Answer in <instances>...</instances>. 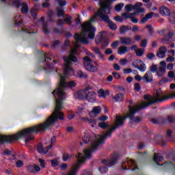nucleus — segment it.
Returning <instances> with one entry per match:
<instances>
[{"mask_svg": "<svg viewBox=\"0 0 175 175\" xmlns=\"http://www.w3.org/2000/svg\"><path fill=\"white\" fill-rule=\"evenodd\" d=\"M131 30V29L128 28V26H122L120 29V33H125L128 31Z\"/></svg>", "mask_w": 175, "mask_h": 175, "instance_id": "2f4dec72", "label": "nucleus"}, {"mask_svg": "<svg viewBox=\"0 0 175 175\" xmlns=\"http://www.w3.org/2000/svg\"><path fill=\"white\" fill-rule=\"evenodd\" d=\"M135 53H136V55H137V57H142V55L144 54V50L142 49L135 50Z\"/></svg>", "mask_w": 175, "mask_h": 175, "instance_id": "72a5a7b5", "label": "nucleus"}, {"mask_svg": "<svg viewBox=\"0 0 175 175\" xmlns=\"http://www.w3.org/2000/svg\"><path fill=\"white\" fill-rule=\"evenodd\" d=\"M159 13L161 16H170V10L169 8L162 6L160 8Z\"/></svg>", "mask_w": 175, "mask_h": 175, "instance_id": "dca6fc26", "label": "nucleus"}, {"mask_svg": "<svg viewBox=\"0 0 175 175\" xmlns=\"http://www.w3.org/2000/svg\"><path fill=\"white\" fill-rule=\"evenodd\" d=\"M13 4L16 6V8H20V5H21V3H20V0H14L13 1Z\"/></svg>", "mask_w": 175, "mask_h": 175, "instance_id": "052dcab7", "label": "nucleus"}, {"mask_svg": "<svg viewBox=\"0 0 175 175\" xmlns=\"http://www.w3.org/2000/svg\"><path fill=\"white\" fill-rule=\"evenodd\" d=\"M126 12H128L129 13V12H132L133 10H135V8L133 6V5L132 4H129V5H126L124 8Z\"/></svg>", "mask_w": 175, "mask_h": 175, "instance_id": "bb28decb", "label": "nucleus"}, {"mask_svg": "<svg viewBox=\"0 0 175 175\" xmlns=\"http://www.w3.org/2000/svg\"><path fill=\"white\" fill-rule=\"evenodd\" d=\"M120 65H122V66L126 65V64H128V59H126V58L121 59L120 60Z\"/></svg>", "mask_w": 175, "mask_h": 175, "instance_id": "a19ab883", "label": "nucleus"}, {"mask_svg": "<svg viewBox=\"0 0 175 175\" xmlns=\"http://www.w3.org/2000/svg\"><path fill=\"white\" fill-rule=\"evenodd\" d=\"M150 72L155 73L158 70V65L153 64L150 68Z\"/></svg>", "mask_w": 175, "mask_h": 175, "instance_id": "473e14b6", "label": "nucleus"}, {"mask_svg": "<svg viewBox=\"0 0 175 175\" xmlns=\"http://www.w3.org/2000/svg\"><path fill=\"white\" fill-rule=\"evenodd\" d=\"M109 39H105L102 44V49H105V47H107L109 46Z\"/></svg>", "mask_w": 175, "mask_h": 175, "instance_id": "79ce46f5", "label": "nucleus"}, {"mask_svg": "<svg viewBox=\"0 0 175 175\" xmlns=\"http://www.w3.org/2000/svg\"><path fill=\"white\" fill-rule=\"evenodd\" d=\"M122 168L123 170H139V168L136 165V163L133 160L127 159L122 164Z\"/></svg>", "mask_w": 175, "mask_h": 175, "instance_id": "39448f33", "label": "nucleus"}, {"mask_svg": "<svg viewBox=\"0 0 175 175\" xmlns=\"http://www.w3.org/2000/svg\"><path fill=\"white\" fill-rule=\"evenodd\" d=\"M129 111L127 113L126 116L122 117L121 116H117L115 120V126L111 127L104 135H97L95 139L91 142V147L83 150L85 156L81 153L78 154V157H77V162L72 163L71 169L67 175H77L79 169H80V166L85 162L86 159L91 158L92 152L96 150L98 146L103 144L106 137H110L113 133V131H116L119 126H122V125H124V121H125L126 118H130L131 124H137L142 121V118L135 117V114L140 110L137 105L134 107L129 106Z\"/></svg>", "mask_w": 175, "mask_h": 175, "instance_id": "f03ea898", "label": "nucleus"}, {"mask_svg": "<svg viewBox=\"0 0 175 175\" xmlns=\"http://www.w3.org/2000/svg\"><path fill=\"white\" fill-rule=\"evenodd\" d=\"M154 12H150L148 14H146L144 17H143L141 20L142 24H146L150 18H152V16H154Z\"/></svg>", "mask_w": 175, "mask_h": 175, "instance_id": "f3484780", "label": "nucleus"}, {"mask_svg": "<svg viewBox=\"0 0 175 175\" xmlns=\"http://www.w3.org/2000/svg\"><path fill=\"white\" fill-rule=\"evenodd\" d=\"M64 23H67L69 25L72 24V16H69L64 19Z\"/></svg>", "mask_w": 175, "mask_h": 175, "instance_id": "5fc2aeb1", "label": "nucleus"}, {"mask_svg": "<svg viewBox=\"0 0 175 175\" xmlns=\"http://www.w3.org/2000/svg\"><path fill=\"white\" fill-rule=\"evenodd\" d=\"M115 21H118L119 23H122L124 21V19L121 18V16H118L114 18Z\"/></svg>", "mask_w": 175, "mask_h": 175, "instance_id": "6e6d98bb", "label": "nucleus"}, {"mask_svg": "<svg viewBox=\"0 0 175 175\" xmlns=\"http://www.w3.org/2000/svg\"><path fill=\"white\" fill-rule=\"evenodd\" d=\"M153 160L158 165L159 162L163 161V157L161 154L154 153Z\"/></svg>", "mask_w": 175, "mask_h": 175, "instance_id": "aec40b11", "label": "nucleus"}, {"mask_svg": "<svg viewBox=\"0 0 175 175\" xmlns=\"http://www.w3.org/2000/svg\"><path fill=\"white\" fill-rule=\"evenodd\" d=\"M155 57V55L154 53H148L147 55V58H148V59H154V58Z\"/></svg>", "mask_w": 175, "mask_h": 175, "instance_id": "bf43d9fd", "label": "nucleus"}, {"mask_svg": "<svg viewBox=\"0 0 175 175\" xmlns=\"http://www.w3.org/2000/svg\"><path fill=\"white\" fill-rule=\"evenodd\" d=\"M88 102L91 103H94V102L96 101V93L94 91H90L87 93L86 99Z\"/></svg>", "mask_w": 175, "mask_h": 175, "instance_id": "1a4fd4ad", "label": "nucleus"}, {"mask_svg": "<svg viewBox=\"0 0 175 175\" xmlns=\"http://www.w3.org/2000/svg\"><path fill=\"white\" fill-rule=\"evenodd\" d=\"M128 51H129V49H128V46L125 45L120 46L118 49V54H119L120 55H123V54H126Z\"/></svg>", "mask_w": 175, "mask_h": 175, "instance_id": "2eb2a0df", "label": "nucleus"}, {"mask_svg": "<svg viewBox=\"0 0 175 175\" xmlns=\"http://www.w3.org/2000/svg\"><path fill=\"white\" fill-rule=\"evenodd\" d=\"M55 142H57V138L53 136L51 139V145L48 146L49 150L53 148V146L54 145V143H55Z\"/></svg>", "mask_w": 175, "mask_h": 175, "instance_id": "e433bc0d", "label": "nucleus"}, {"mask_svg": "<svg viewBox=\"0 0 175 175\" xmlns=\"http://www.w3.org/2000/svg\"><path fill=\"white\" fill-rule=\"evenodd\" d=\"M174 97V94L172 96H167L163 94V92L161 89H158L154 93L153 96H150L149 94H146L144 96V99L146 102H142L141 103H138L137 105L139 110L142 109H146L150 105H152V103H157L158 102H165V100H167L170 98Z\"/></svg>", "mask_w": 175, "mask_h": 175, "instance_id": "20e7f679", "label": "nucleus"}, {"mask_svg": "<svg viewBox=\"0 0 175 175\" xmlns=\"http://www.w3.org/2000/svg\"><path fill=\"white\" fill-rule=\"evenodd\" d=\"M87 90H79L77 93L74 94L75 99H80L81 100H85L87 98Z\"/></svg>", "mask_w": 175, "mask_h": 175, "instance_id": "6e6552de", "label": "nucleus"}, {"mask_svg": "<svg viewBox=\"0 0 175 175\" xmlns=\"http://www.w3.org/2000/svg\"><path fill=\"white\" fill-rule=\"evenodd\" d=\"M142 80L145 83H152L154 80V77L152 76V73L150 71L146 72L145 75L142 77Z\"/></svg>", "mask_w": 175, "mask_h": 175, "instance_id": "9b49d317", "label": "nucleus"}, {"mask_svg": "<svg viewBox=\"0 0 175 175\" xmlns=\"http://www.w3.org/2000/svg\"><path fill=\"white\" fill-rule=\"evenodd\" d=\"M132 65L133 68H135V69H138L139 72H146L147 68L146 67V64L143 62L141 59H137L135 60L133 63Z\"/></svg>", "mask_w": 175, "mask_h": 175, "instance_id": "0eeeda50", "label": "nucleus"}, {"mask_svg": "<svg viewBox=\"0 0 175 175\" xmlns=\"http://www.w3.org/2000/svg\"><path fill=\"white\" fill-rule=\"evenodd\" d=\"M120 43L124 46H129L132 44V38L131 37H120Z\"/></svg>", "mask_w": 175, "mask_h": 175, "instance_id": "ddd939ff", "label": "nucleus"}, {"mask_svg": "<svg viewBox=\"0 0 175 175\" xmlns=\"http://www.w3.org/2000/svg\"><path fill=\"white\" fill-rule=\"evenodd\" d=\"M21 12L22 13H28V6H27V4H25V3H21Z\"/></svg>", "mask_w": 175, "mask_h": 175, "instance_id": "cd10ccee", "label": "nucleus"}, {"mask_svg": "<svg viewBox=\"0 0 175 175\" xmlns=\"http://www.w3.org/2000/svg\"><path fill=\"white\" fill-rule=\"evenodd\" d=\"M55 1H57V2H59V6H65V5H66V1H65L64 0H62V1H61V0H55Z\"/></svg>", "mask_w": 175, "mask_h": 175, "instance_id": "4d7b16f0", "label": "nucleus"}, {"mask_svg": "<svg viewBox=\"0 0 175 175\" xmlns=\"http://www.w3.org/2000/svg\"><path fill=\"white\" fill-rule=\"evenodd\" d=\"M166 53H167L166 46H161L157 53V56L159 58H165V57H166Z\"/></svg>", "mask_w": 175, "mask_h": 175, "instance_id": "f8f14e48", "label": "nucleus"}, {"mask_svg": "<svg viewBox=\"0 0 175 175\" xmlns=\"http://www.w3.org/2000/svg\"><path fill=\"white\" fill-rule=\"evenodd\" d=\"M112 75L113 76V77H115V79H120L121 78V75H120V74L117 73V72H112Z\"/></svg>", "mask_w": 175, "mask_h": 175, "instance_id": "338daca9", "label": "nucleus"}, {"mask_svg": "<svg viewBox=\"0 0 175 175\" xmlns=\"http://www.w3.org/2000/svg\"><path fill=\"white\" fill-rule=\"evenodd\" d=\"M130 20L131 23H134V24H137V23H139V20L133 16H131Z\"/></svg>", "mask_w": 175, "mask_h": 175, "instance_id": "c03bdc74", "label": "nucleus"}, {"mask_svg": "<svg viewBox=\"0 0 175 175\" xmlns=\"http://www.w3.org/2000/svg\"><path fill=\"white\" fill-rule=\"evenodd\" d=\"M39 162H40V166L42 167H46V165H44V160H43L42 159H39Z\"/></svg>", "mask_w": 175, "mask_h": 175, "instance_id": "774afa93", "label": "nucleus"}, {"mask_svg": "<svg viewBox=\"0 0 175 175\" xmlns=\"http://www.w3.org/2000/svg\"><path fill=\"white\" fill-rule=\"evenodd\" d=\"M113 69L114 70H121V67L120 66V64H113Z\"/></svg>", "mask_w": 175, "mask_h": 175, "instance_id": "3c124183", "label": "nucleus"}, {"mask_svg": "<svg viewBox=\"0 0 175 175\" xmlns=\"http://www.w3.org/2000/svg\"><path fill=\"white\" fill-rule=\"evenodd\" d=\"M97 94L100 98H106L105 90L103 89H100L98 90Z\"/></svg>", "mask_w": 175, "mask_h": 175, "instance_id": "7c9ffc66", "label": "nucleus"}, {"mask_svg": "<svg viewBox=\"0 0 175 175\" xmlns=\"http://www.w3.org/2000/svg\"><path fill=\"white\" fill-rule=\"evenodd\" d=\"M99 171L100 172V173H106V172H107V167H102L99 169Z\"/></svg>", "mask_w": 175, "mask_h": 175, "instance_id": "69168bd1", "label": "nucleus"}, {"mask_svg": "<svg viewBox=\"0 0 175 175\" xmlns=\"http://www.w3.org/2000/svg\"><path fill=\"white\" fill-rule=\"evenodd\" d=\"M83 66L89 72H95L98 70V68L92 64V61L88 56L83 57Z\"/></svg>", "mask_w": 175, "mask_h": 175, "instance_id": "423d86ee", "label": "nucleus"}, {"mask_svg": "<svg viewBox=\"0 0 175 175\" xmlns=\"http://www.w3.org/2000/svg\"><path fill=\"white\" fill-rule=\"evenodd\" d=\"M82 140L85 144H87V143L90 142V137L88 136V135H85L83 137Z\"/></svg>", "mask_w": 175, "mask_h": 175, "instance_id": "58836bf2", "label": "nucleus"}, {"mask_svg": "<svg viewBox=\"0 0 175 175\" xmlns=\"http://www.w3.org/2000/svg\"><path fill=\"white\" fill-rule=\"evenodd\" d=\"M160 68H161L162 69H165L166 70V62L165 61H161L160 62Z\"/></svg>", "mask_w": 175, "mask_h": 175, "instance_id": "603ef678", "label": "nucleus"}, {"mask_svg": "<svg viewBox=\"0 0 175 175\" xmlns=\"http://www.w3.org/2000/svg\"><path fill=\"white\" fill-rule=\"evenodd\" d=\"M64 10H57V14L59 17H62V16H64Z\"/></svg>", "mask_w": 175, "mask_h": 175, "instance_id": "de8ad7c7", "label": "nucleus"}, {"mask_svg": "<svg viewBox=\"0 0 175 175\" xmlns=\"http://www.w3.org/2000/svg\"><path fill=\"white\" fill-rule=\"evenodd\" d=\"M137 14V12H133V13H129V12H124L122 14V16L124 17V18H131V16H136Z\"/></svg>", "mask_w": 175, "mask_h": 175, "instance_id": "393cba45", "label": "nucleus"}, {"mask_svg": "<svg viewBox=\"0 0 175 175\" xmlns=\"http://www.w3.org/2000/svg\"><path fill=\"white\" fill-rule=\"evenodd\" d=\"M98 126L99 128H102V129H106L107 128H109V123L103 122L98 124Z\"/></svg>", "mask_w": 175, "mask_h": 175, "instance_id": "c756f323", "label": "nucleus"}, {"mask_svg": "<svg viewBox=\"0 0 175 175\" xmlns=\"http://www.w3.org/2000/svg\"><path fill=\"white\" fill-rule=\"evenodd\" d=\"M100 111H102V108L100 106L94 107L92 110L89 112V116L90 117H92V118L98 117L100 113Z\"/></svg>", "mask_w": 175, "mask_h": 175, "instance_id": "9d476101", "label": "nucleus"}, {"mask_svg": "<svg viewBox=\"0 0 175 175\" xmlns=\"http://www.w3.org/2000/svg\"><path fill=\"white\" fill-rule=\"evenodd\" d=\"M157 72V76L159 77H162L165 73H166V70L164 68H161V67H159L158 70Z\"/></svg>", "mask_w": 175, "mask_h": 175, "instance_id": "b1692460", "label": "nucleus"}, {"mask_svg": "<svg viewBox=\"0 0 175 175\" xmlns=\"http://www.w3.org/2000/svg\"><path fill=\"white\" fill-rule=\"evenodd\" d=\"M72 158V155L68 153H66L63 155V161H68V159H70Z\"/></svg>", "mask_w": 175, "mask_h": 175, "instance_id": "ea45409f", "label": "nucleus"}, {"mask_svg": "<svg viewBox=\"0 0 175 175\" xmlns=\"http://www.w3.org/2000/svg\"><path fill=\"white\" fill-rule=\"evenodd\" d=\"M105 31H101L98 33V35L96 37V43L98 44V42H102L103 39L105 38Z\"/></svg>", "mask_w": 175, "mask_h": 175, "instance_id": "5701e85b", "label": "nucleus"}, {"mask_svg": "<svg viewBox=\"0 0 175 175\" xmlns=\"http://www.w3.org/2000/svg\"><path fill=\"white\" fill-rule=\"evenodd\" d=\"M140 88H141L140 84H139V83H135L134 84V90L135 91H140Z\"/></svg>", "mask_w": 175, "mask_h": 175, "instance_id": "13d9d810", "label": "nucleus"}, {"mask_svg": "<svg viewBox=\"0 0 175 175\" xmlns=\"http://www.w3.org/2000/svg\"><path fill=\"white\" fill-rule=\"evenodd\" d=\"M77 76L79 79H87V77H88V75L87 74H84V72H83L81 70H79L77 72Z\"/></svg>", "mask_w": 175, "mask_h": 175, "instance_id": "a878e982", "label": "nucleus"}, {"mask_svg": "<svg viewBox=\"0 0 175 175\" xmlns=\"http://www.w3.org/2000/svg\"><path fill=\"white\" fill-rule=\"evenodd\" d=\"M84 121H86L88 124H96V120L91 118H83Z\"/></svg>", "mask_w": 175, "mask_h": 175, "instance_id": "f704fd0d", "label": "nucleus"}, {"mask_svg": "<svg viewBox=\"0 0 175 175\" xmlns=\"http://www.w3.org/2000/svg\"><path fill=\"white\" fill-rule=\"evenodd\" d=\"M124 8V3H120L119 4H117L115 6V10L116 12H121L122 9Z\"/></svg>", "mask_w": 175, "mask_h": 175, "instance_id": "c85d7f7f", "label": "nucleus"}, {"mask_svg": "<svg viewBox=\"0 0 175 175\" xmlns=\"http://www.w3.org/2000/svg\"><path fill=\"white\" fill-rule=\"evenodd\" d=\"M134 10H138L143 6V3L142 2H137L134 5Z\"/></svg>", "mask_w": 175, "mask_h": 175, "instance_id": "c9c22d12", "label": "nucleus"}, {"mask_svg": "<svg viewBox=\"0 0 175 175\" xmlns=\"http://www.w3.org/2000/svg\"><path fill=\"white\" fill-rule=\"evenodd\" d=\"M16 167H23L24 166V162L21 160H18L16 162Z\"/></svg>", "mask_w": 175, "mask_h": 175, "instance_id": "4c0bfd02", "label": "nucleus"}, {"mask_svg": "<svg viewBox=\"0 0 175 175\" xmlns=\"http://www.w3.org/2000/svg\"><path fill=\"white\" fill-rule=\"evenodd\" d=\"M164 167L165 169H170V170H174L175 171V165L174 164L172 163V162H165L164 163Z\"/></svg>", "mask_w": 175, "mask_h": 175, "instance_id": "4be33fe9", "label": "nucleus"}, {"mask_svg": "<svg viewBox=\"0 0 175 175\" xmlns=\"http://www.w3.org/2000/svg\"><path fill=\"white\" fill-rule=\"evenodd\" d=\"M147 43H148V41L147 40H143L141 41V47H147Z\"/></svg>", "mask_w": 175, "mask_h": 175, "instance_id": "49530a36", "label": "nucleus"}, {"mask_svg": "<svg viewBox=\"0 0 175 175\" xmlns=\"http://www.w3.org/2000/svg\"><path fill=\"white\" fill-rule=\"evenodd\" d=\"M118 44H120V42L118 41H115L111 44V47H113V49H117V47H118Z\"/></svg>", "mask_w": 175, "mask_h": 175, "instance_id": "8fccbe9b", "label": "nucleus"}, {"mask_svg": "<svg viewBox=\"0 0 175 175\" xmlns=\"http://www.w3.org/2000/svg\"><path fill=\"white\" fill-rule=\"evenodd\" d=\"M146 28H147V29H148L149 33H150V35H152V27H151V25H147V26H146Z\"/></svg>", "mask_w": 175, "mask_h": 175, "instance_id": "0e129e2a", "label": "nucleus"}, {"mask_svg": "<svg viewBox=\"0 0 175 175\" xmlns=\"http://www.w3.org/2000/svg\"><path fill=\"white\" fill-rule=\"evenodd\" d=\"M124 94L122 93H119L118 94H116L115 96H112V99H114V100H116V102H122V100H124Z\"/></svg>", "mask_w": 175, "mask_h": 175, "instance_id": "6ab92c4d", "label": "nucleus"}, {"mask_svg": "<svg viewBox=\"0 0 175 175\" xmlns=\"http://www.w3.org/2000/svg\"><path fill=\"white\" fill-rule=\"evenodd\" d=\"M167 62H174V57L170 56L166 59Z\"/></svg>", "mask_w": 175, "mask_h": 175, "instance_id": "e2e57ef3", "label": "nucleus"}, {"mask_svg": "<svg viewBox=\"0 0 175 175\" xmlns=\"http://www.w3.org/2000/svg\"><path fill=\"white\" fill-rule=\"evenodd\" d=\"M77 49H79V44H75V47L71 50V53L69 57H63L65 62L64 75L60 77L59 88L53 92V95L56 94V96H55V107L53 113L42 124L22 130L14 135H3V143H10V142L17 140L18 139H21V137H26L25 143L27 144L29 140H33V137L31 135L32 133L38 134L39 132H43L46 131V129H49L50 126H52V125H54V124L57 122V120H65L64 113L61 111L62 109V100L66 98L64 88H65V87H70V88L76 87V83L75 81L65 82V80L67 76H73V75H75V71L70 68V66L72 65L71 61H72V62H77V57L75 56L77 52Z\"/></svg>", "mask_w": 175, "mask_h": 175, "instance_id": "f257e3e1", "label": "nucleus"}, {"mask_svg": "<svg viewBox=\"0 0 175 175\" xmlns=\"http://www.w3.org/2000/svg\"><path fill=\"white\" fill-rule=\"evenodd\" d=\"M49 148L48 146L45 148H43V145L42 144H38L37 146V151L39 154H47L49 152Z\"/></svg>", "mask_w": 175, "mask_h": 175, "instance_id": "4468645a", "label": "nucleus"}, {"mask_svg": "<svg viewBox=\"0 0 175 175\" xmlns=\"http://www.w3.org/2000/svg\"><path fill=\"white\" fill-rule=\"evenodd\" d=\"M36 8H33L31 11V14L33 16V18H36Z\"/></svg>", "mask_w": 175, "mask_h": 175, "instance_id": "09e8293b", "label": "nucleus"}, {"mask_svg": "<svg viewBox=\"0 0 175 175\" xmlns=\"http://www.w3.org/2000/svg\"><path fill=\"white\" fill-rule=\"evenodd\" d=\"M111 1L116 0H100L99 5L100 8L94 14V15L88 22L82 24L81 29L82 32L81 34L76 33L75 35V39L77 40L75 44L79 43H83L84 44H88L90 39L93 40L95 38V31L96 29L91 25V23H94L96 20V17H100L102 21L108 24L109 27L112 31L117 29V25L110 20L109 14L111 13L110 3Z\"/></svg>", "mask_w": 175, "mask_h": 175, "instance_id": "7ed1b4c3", "label": "nucleus"}, {"mask_svg": "<svg viewBox=\"0 0 175 175\" xmlns=\"http://www.w3.org/2000/svg\"><path fill=\"white\" fill-rule=\"evenodd\" d=\"M75 117H76V115H75V113H73L72 111L68 112V120H73V118H75Z\"/></svg>", "mask_w": 175, "mask_h": 175, "instance_id": "37998d69", "label": "nucleus"}, {"mask_svg": "<svg viewBox=\"0 0 175 175\" xmlns=\"http://www.w3.org/2000/svg\"><path fill=\"white\" fill-rule=\"evenodd\" d=\"M107 118H109L108 116H100V117L98 118V120H99V121H106V120H107Z\"/></svg>", "mask_w": 175, "mask_h": 175, "instance_id": "680f3d73", "label": "nucleus"}, {"mask_svg": "<svg viewBox=\"0 0 175 175\" xmlns=\"http://www.w3.org/2000/svg\"><path fill=\"white\" fill-rule=\"evenodd\" d=\"M27 170L30 172V173H35V172L40 171V167L36 165H28Z\"/></svg>", "mask_w": 175, "mask_h": 175, "instance_id": "a211bd4d", "label": "nucleus"}, {"mask_svg": "<svg viewBox=\"0 0 175 175\" xmlns=\"http://www.w3.org/2000/svg\"><path fill=\"white\" fill-rule=\"evenodd\" d=\"M75 128L73 126H68L66 127V132L68 133H72V132H74Z\"/></svg>", "mask_w": 175, "mask_h": 175, "instance_id": "a18cd8bd", "label": "nucleus"}, {"mask_svg": "<svg viewBox=\"0 0 175 175\" xmlns=\"http://www.w3.org/2000/svg\"><path fill=\"white\" fill-rule=\"evenodd\" d=\"M92 51H94V53H95V54H99V53H100V49L98 47H94L92 49Z\"/></svg>", "mask_w": 175, "mask_h": 175, "instance_id": "864d4df0", "label": "nucleus"}, {"mask_svg": "<svg viewBox=\"0 0 175 175\" xmlns=\"http://www.w3.org/2000/svg\"><path fill=\"white\" fill-rule=\"evenodd\" d=\"M117 162V159H113L111 161H103V163H105L108 167H110L111 166H113V165H116Z\"/></svg>", "mask_w": 175, "mask_h": 175, "instance_id": "412c9836", "label": "nucleus"}]
</instances>
